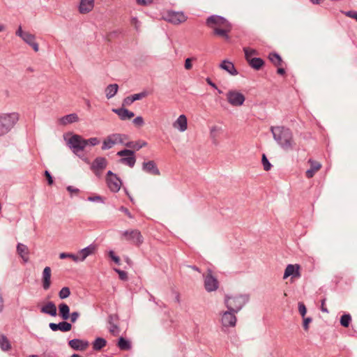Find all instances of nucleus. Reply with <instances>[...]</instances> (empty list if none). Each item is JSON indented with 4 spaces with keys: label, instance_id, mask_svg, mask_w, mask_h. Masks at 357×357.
<instances>
[{
    "label": "nucleus",
    "instance_id": "f257e3e1",
    "mask_svg": "<svg viewBox=\"0 0 357 357\" xmlns=\"http://www.w3.org/2000/svg\"><path fill=\"white\" fill-rule=\"evenodd\" d=\"M271 131L274 139L284 151L292 150L296 143L294 139L293 133L289 128L284 126H271Z\"/></svg>",
    "mask_w": 357,
    "mask_h": 357
},
{
    "label": "nucleus",
    "instance_id": "f03ea898",
    "mask_svg": "<svg viewBox=\"0 0 357 357\" xmlns=\"http://www.w3.org/2000/svg\"><path fill=\"white\" fill-rule=\"evenodd\" d=\"M206 23L213 29L214 35L229 38L228 34L231 30V25L226 19L218 15H212L207 18Z\"/></svg>",
    "mask_w": 357,
    "mask_h": 357
},
{
    "label": "nucleus",
    "instance_id": "7ed1b4c3",
    "mask_svg": "<svg viewBox=\"0 0 357 357\" xmlns=\"http://www.w3.org/2000/svg\"><path fill=\"white\" fill-rule=\"evenodd\" d=\"M248 301V296L246 295L226 296L225 304L228 310L238 313Z\"/></svg>",
    "mask_w": 357,
    "mask_h": 357
},
{
    "label": "nucleus",
    "instance_id": "20e7f679",
    "mask_svg": "<svg viewBox=\"0 0 357 357\" xmlns=\"http://www.w3.org/2000/svg\"><path fill=\"white\" fill-rule=\"evenodd\" d=\"M18 119V115L13 114H0V137L8 133Z\"/></svg>",
    "mask_w": 357,
    "mask_h": 357
},
{
    "label": "nucleus",
    "instance_id": "39448f33",
    "mask_svg": "<svg viewBox=\"0 0 357 357\" xmlns=\"http://www.w3.org/2000/svg\"><path fill=\"white\" fill-rule=\"evenodd\" d=\"M128 137L126 135L119 133H114L108 135L103 141L102 149L107 150L112 148L114 145L118 144H125L128 141Z\"/></svg>",
    "mask_w": 357,
    "mask_h": 357
},
{
    "label": "nucleus",
    "instance_id": "423d86ee",
    "mask_svg": "<svg viewBox=\"0 0 357 357\" xmlns=\"http://www.w3.org/2000/svg\"><path fill=\"white\" fill-rule=\"evenodd\" d=\"M15 35L20 37L25 43L31 46L35 52H38L39 45L36 42V36L29 31H26L22 29L20 25L15 31Z\"/></svg>",
    "mask_w": 357,
    "mask_h": 357
},
{
    "label": "nucleus",
    "instance_id": "0eeeda50",
    "mask_svg": "<svg viewBox=\"0 0 357 357\" xmlns=\"http://www.w3.org/2000/svg\"><path fill=\"white\" fill-rule=\"evenodd\" d=\"M86 143L85 139L79 135H73L67 139V145L76 155H78L79 151L84 149Z\"/></svg>",
    "mask_w": 357,
    "mask_h": 357
},
{
    "label": "nucleus",
    "instance_id": "6e6552de",
    "mask_svg": "<svg viewBox=\"0 0 357 357\" xmlns=\"http://www.w3.org/2000/svg\"><path fill=\"white\" fill-rule=\"evenodd\" d=\"M122 238L137 246L140 245L144 241L141 232L137 229H128L125 231L122 234Z\"/></svg>",
    "mask_w": 357,
    "mask_h": 357
},
{
    "label": "nucleus",
    "instance_id": "1a4fd4ad",
    "mask_svg": "<svg viewBox=\"0 0 357 357\" xmlns=\"http://www.w3.org/2000/svg\"><path fill=\"white\" fill-rule=\"evenodd\" d=\"M227 102L234 107H239L243 105L245 97L241 92L236 90H229L226 93Z\"/></svg>",
    "mask_w": 357,
    "mask_h": 357
},
{
    "label": "nucleus",
    "instance_id": "9d476101",
    "mask_svg": "<svg viewBox=\"0 0 357 357\" xmlns=\"http://www.w3.org/2000/svg\"><path fill=\"white\" fill-rule=\"evenodd\" d=\"M236 313L228 310L220 314V322L222 328L235 327L237 321Z\"/></svg>",
    "mask_w": 357,
    "mask_h": 357
},
{
    "label": "nucleus",
    "instance_id": "9b49d317",
    "mask_svg": "<svg viewBox=\"0 0 357 357\" xmlns=\"http://www.w3.org/2000/svg\"><path fill=\"white\" fill-rule=\"evenodd\" d=\"M106 183L109 189L113 192H117L122 185L120 178L111 171L107 173Z\"/></svg>",
    "mask_w": 357,
    "mask_h": 357
},
{
    "label": "nucleus",
    "instance_id": "f8f14e48",
    "mask_svg": "<svg viewBox=\"0 0 357 357\" xmlns=\"http://www.w3.org/2000/svg\"><path fill=\"white\" fill-rule=\"evenodd\" d=\"M117 155L122 157L120 160V162L124 165L132 167L136 162L135 157V153L133 151L129 149H124L117 153Z\"/></svg>",
    "mask_w": 357,
    "mask_h": 357
},
{
    "label": "nucleus",
    "instance_id": "ddd939ff",
    "mask_svg": "<svg viewBox=\"0 0 357 357\" xmlns=\"http://www.w3.org/2000/svg\"><path fill=\"white\" fill-rule=\"evenodd\" d=\"M165 20L174 24H179L187 20V17L183 12L167 11Z\"/></svg>",
    "mask_w": 357,
    "mask_h": 357
},
{
    "label": "nucleus",
    "instance_id": "4468645a",
    "mask_svg": "<svg viewBox=\"0 0 357 357\" xmlns=\"http://www.w3.org/2000/svg\"><path fill=\"white\" fill-rule=\"evenodd\" d=\"M107 165V161L106 158L98 157L93 162L91 165V169L97 176L100 177Z\"/></svg>",
    "mask_w": 357,
    "mask_h": 357
},
{
    "label": "nucleus",
    "instance_id": "2eb2a0df",
    "mask_svg": "<svg viewBox=\"0 0 357 357\" xmlns=\"http://www.w3.org/2000/svg\"><path fill=\"white\" fill-rule=\"evenodd\" d=\"M204 287L207 291H215L218 288V282L215 278L212 275L211 271H208L204 276Z\"/></svg>",
    "mask_w": 357,
    "mask_h": 357
},
{
    "label": "nucleus",
    "instance_id": "dca6fc26",
    "mask_svg": "<svg viewBox=\"0 0 357 357\" xmlns=\"http://www.w3.org/2000/svg\"><path fill=\"white\" fill-rule=\"evenodd\" d=\"M300 268L301 266L298 264L287 265L284 270L283 279H286L289 276H292L291 279L293 278H299L301 277Z\"/></svg>",
    "mask_w": 357,
    "mask_h": 357
},
{
    "label": "nucleus",
    "instance_id": "f3484780",
    "mask_svg": "<svg viewBox=\"0 0 357 357\" xmlns=\"http://www.w3.org/2000/svg\"><path fill=\"white\" fill-rule=\"evenodd\" d=\"M173 127L180 132H184L188 128L187 117L184 114L180 115L178 119L174 122Z\"/></svg>",
    "mask_w": 357,
    "mask_h": 357
},
{
    "label": "nucleus",
    "instance_id": "a211bd4d",
    "mask_svg": "<svg viewBox=\"0 0 357 357\" xmlns=\"http://www.w3.org/2000/svg\"><path fill=\"white\" fill-rule=\"evenodd\" d=\"M69 346L75 350L84 351L86 350L89 344L87 341H84L79 339H73L69 341Z\"/></svg>",
    "mask_w": 357,
    "mask_h": 357
},
{
    "label": "nucleus",
    "instance_id": "6ab92c4d",
    "mask_svg": "<svg viewBox=\"0 0 357 357\" xmlns=\"http://www.w3.org/2000/svg\"><path fill=\"white\" fill-rule=\"evenodd\" d=\"M142 169L147 173L155 176H159L160 172L158 167H156L155 163L153 160H150L148 162H144L142 163Z\"/></svg>",
    "mask_w": 357,
    "mask_h": 357
},
{
    "label": "nucleus",
    "instance_id": "aec40b11",
    "mask_svg": "<svg viewBox=\"0 0 357 357\" xmlns=\"http://www.w3.org/2000/svg\"><path fill=\"white\" fill-rule=\"evenodd\" d=\"M52 271L49 266H46L43 271L42 284L45 290H47L51 285Z\"/></svg>",
    "mask_w": 357,
    "mask_h": 357
},
{
    "label": "nucleus",
    "instance_id": "412c9836",
    "mask_svg": "<svg viewBox=\"0 0 357 357\" xmlns=\"http://www.w3.org/2000/svg\"><path fill=\"white\" fill-rule=\"evenodd\" d=\"M94 7V0H80L79 11L82 14H86L93 10Z\"/></svg>",
    "mask_w": 357,
    "mask_h": 357
},
{
    "label": "nucleus",
    "instance_id": "4be33fe9",
    "mask_svg": "<svg viewBox=\"0 0 357 357\" xmlns=\"http://www.w3.org/2000/svg\"><path fill=\"white\" fill-rule=\"evenodd\" d=\"M308 162L310 165V168L306 171L305 175L308 178H310L321 169V165L320 162L312 159H310Z\"/></svg>",
    "mask_w": 357,
    "mask_h": 357
},
{
    "label": "nucleus",
    "instance_id": "5701e85b",
    "mask_svg": "<svg viewBox=\"0 0 357 357\" xmlns=\"http://www.w3.org/2000/svg\"><path fill=\"white\" fill-rule=\"evenodd\" d=\"M112 112L116 113L123 121L130 119L135 116L132 112L124 108L112 109Z\"/></svg>",
    "mask_w": 357,
    "mask_h": 357
},
{
    "label": "nucleus",
    "instance_id": "b1692460",
    "mask_svg": "<svg viewBox=\"0 0 357 357\" xmlns=\"http://www.w3.org/2000/svg\"><path fill=\"white\" fill-rule=\"evenodd\" d=\"M50 328L53 331H56L58 330L63 332H67L71 330L72 326L70 324L66 321H62L59 324L50 323Z\"/></svg>",
    "mask_w": 357,
    "mask_h": 357
},
{
    "label": "nucleus",
    "instance_id": "393cba45",
    "mask_svg": "<svg viewBox=\"0 0 357 357\" xmlns=\"http://www.w3.org/2000/svg\"><path fill=\"white\" fill-rule=\"evenodd\" d=\"M220 68L222 70L227 71L231 75H238V71L236 69L234 65L227 60H224L220 64Z\"/></svg>",
    "mask_w": 357,
    "mask_h": 357
},
{
    "label": "nucleus",
    "instance_id": "a878e982",
    "mask_svg": "<svg viewBox=\"0 0 357 357\" xmlns=\"http://www.w3.org/2000/svg\"><path fill=\"white\" fill-rule=\"evenodd\" d=\"M17 252L24 262H27L29 260V250L26 245L18 243L17 246Z\"/></svg>",
    "mask_w": 357,
    "mask_h": 357
},
{
    "label": "nucleus",
    "instance_id": "bb28decb",
    "mask_svg": "<svg viewBox=\"0 0 357 357\" xmlns=\"http://www.w3.org/2000/svg\"><path fill=\"white\" fill-rule=\"evenodd\" d=\"M116 319V317L114 316H109V326L108 329L111 334H112L114 336H118L120 333V329L119 326L114 323V321Z\"/></svg>",
    "mask_w": 357,
    "mask_h": 357
},
{
    "label": "nucleus",
    "instance_id": "cd10ccee",
    "mask_svg": "<svg viewBox=\"0 0 357 357\" xmlns=\"http://www.w3.org/2000/svg\"><path fill=\"white\" fill-rule=\"evenodd\" d=\"M41 312L45 314H50L51 316H56V307L53 302H48L45 305H44L41 308Z\"/></svg>",
    "mask_w": 357,
    "mask_h": 357
},
{
    "label": "nucleus",
    "instance_id": "c85d7f7f",
    "mask_svg": "<svg viewBox=\"0 0 357 357\" xmlns=\"http://www.w3.org/2000/svg\"><path fill=\"white\" fill-rule=\"evenodd\" d=\"M78 121H79V117L76 114H70L64 116L59 119L60 123L63 126H66L68 123L77 122Z\"/></svg>",
    "mask_w": 357,
    "mask_h": 357
},
{
    "label": "nucleus",
    "instance_id": "c756f323",
    "mask_svg": "<svg viewBox=\"0 0 357 357\" xmlns=\"http://www.w3.org/2000/svg\"><path fill=\"white\" fill-rule=\"evenodd\" d=\"M59 315L63 319L67 320L70 318V307L64 303L59 305Z\"/></svg>",
    "mask_w": 357,
    "mask_h": 357
},
{
    "label": "nucleus",
    "instance_id": "7c9ffc66",
    "mask_svg": "<svg viewBox=\"0 0 357 357\" xmlns=\"http://www.w3.org/2000/svg\"><path fill=\"white\" fill-rule=\"evenodd\" d=\"M94 251V248L89 246L81 250L77 256L79 257V261H84L89 255H91Z\"/></svg>",
    "mask_w": 357,
    "mask_h": 357
},
{
    "label": "nucleus",
    "instance_id": "2f4dec72",
    "mask_svg": "<svg viewBox=\"0 0 357 357\" xmlns=\"http://www.w3.org/2000/svg\"><path fill=\"white\" fill-rule=\"evenodd\" d=\"M119 86L116 84H109L105 89L106 96L108 99L114 97L117 93Z\"/></svg>",
    "mask_w": 357,
    "mask_h": 357
},
{
    "label": "nucleus",
    "instance_id": "473e14b6",
    "mask_svg": "<svg viewBox=\"0 0 357 357\" xmlns=\"http://www.w3.org/2000/svg\"><path fill=\"white\" fill-rule=\"evenodd\" d=\"M243 52L245 53V58L247 61L254 59L259 54L256 50L250 47H243Z\"/></svg>",
    "mask_w": 357,
    "mask_h": 357
},
{
    "label": "nucleus",
    "instance_id": "72a5a7b5",
    "mask_svg": "<svg viewBox=\"0 0 357 357\" xmlns=\"http://www.w3.org/2000/svg\"><path fill=\"white\" fill-rule=\"evenodd\" d=\"M248 63L252 68L255 70H259L264 64V61L261 59L257 57H255L254 59L248 61Z\"/></svg>",
    "mask_w": 357,
    "mask_h": 357
},
{
    "label": "nucleus",
    "instance_id": "f704fd0d",
    "mask_svg": "<svg viewBox=\"0 0 357 357\" xmlns=\"http://www.w3.org/2000/svg\"><path fill=\"white\" fill-rule=\"evenodd\" d=\"M106 340L102 337H98L93 343L94 350L99 351L106 345Z\"/></svg>",
    "mask_w": 357,
    "mask_h": 357
},
{
    "label": "nucleus",
    "instance_id": "c9c22d12",
    "mask_svg": "<svg viewBox=\"0 0 357 357\" xmlns=\"http://www.w3.org/2000/svg\"><path fill=\"white\" fill-rule=\"evenodd\" d=\"M0 347L3 351H8L11 348L9 340L3 335H0Z\"/></svg>",
    "mask_w": 357,
    "mask_h": 357
},
{
    "label": "nucleus",
    "instance_id": "e433bc0d",
    "mask_svg": "<svg viewBox=\"0 0 357 357\" xmlns=\"http://www.w3.org/2000/svg\"><path fill=\"white\" fill-rule=\"evenodd\" d=\"M118 347L121 350H128L130 348V344L129 341L126 340L123 337H120L118 342Z\"/></svg>",
    "mask_w": 357,
    "mask_h": 357
},
{
    "label": "nucleus",
    "instance_id": "4c0bfd02",
    "mask_svg": "<svg viewBox=\"0 0 357 357\" xmlns=\"http://www.w3.org/2000/svg\"><path fill=\"white\" fill-rule=\"evenodd\" d=\"M269 59L271 61L275 66H280L282 63V59L281 57L275 54V53H271L269 54Z\"/></svg>",
    "mask_w": 357,
    "mask_h": 357
},
{
    "label": "nucleus",
    "instance_id": "58836bf2",
    "mask_svg": "<svg viewBox=\"0 0 357 357\" xmlns=\"http://www.w3.org/2000/svg\"><path fill=\"white\" fill-rule=\"evenodd\" d=\"M351 320V317L349 314H344L340 318V324L344 327H348Z\"/></svg>",
    "mask_w": 357,
    "mask_h": 357
},
{
    "label": "nucleus",
    "instance_id": "ea45409f",
    "mask_svg": "<svg viewBox=\"0 0 357 357\" xmlns=\"http://www.w3.org/2000/svg\"><path fill=\"white\" fill-rule=\"evenodd\" d=\"M67 257L70 258L75 262L79 261V257L77 255H75L70 254V253H66V252H62L59 255V258L61 259H63Z\"/></svg>",
    "mask_w": 357,
    "mask_h": 357
},
{
    "label": "nucleus",
    "instance_id": "a19ab883",
    "mask_svg": "<svg viewBox=\"0 0 357 357\" xmlns=\"http://www.w3.org/2000/svg\"><path fill=\"white\" fill-rule=\"evenodd\" d=\"M70 294V289L68 287H63L59 293V296L61 299H64V298H68Z\"/></svg>",
    "mask_w": 357,
    "mask_h": 357
},
{
    "label": "nucleus",
    "instance_id": "79ce46f5",
    "mask_svg": "<svg viewBox=\"0 0 357 357\" xmlns=\"http://www.w3.org/2000/svg\"><path fill=\"white\" fill-rule=\"evenodd\" d=\"M124 145L128 147V148H132V149H135L136 150H139L142 147L146 146V142H143V144L142 145H138L137 144H136V143H135L133 142H128V141H126L125 142Z\"/></svg>",
    "mask_w": 357,
    "mask_h": 357
},
{
    "label": "nucleus",
    "instance_id": "37998d69",
    "mask_svg": "<svg viewBox=\"0 0 357 357\" xmlns=\"http://www.w3.org/2000/svg\"><path fill=\"white\" fill-rule=\"evenodd\" d=\"M261 162H262V165H263L264 170L268 171L271 169V165L268 162V160L266 156L265 155V154L262 155Z\"/></svg>",
    "mask_w": 357,
    "mask_h": 357
},
{
    "label": "nucleus",
    "instance_id": "c03bdc74",
    "mask_svg": "<svg viewBox=\"0 0 357 357\" xmlns=\"http://www.w3.org/2000/svg\"><path fill=\"white\" fill-rule=\"evenodd\" d=\"M86 146L88 145L96 146L100 143V140L97 137H92L89 139H85Z\"/></svg>",
    "mask_w": 357,
    "mask_h": 357
},
{
    "label": "nucleus",
    "instance_id": "a18cd8bd",
    "mask_svg": "<svg viewBox=\"0 0 357 357\" xmlns=\"http://www.w3.org/2000/svg\"><path fill=\"white\" fill-rule=\"evenodd\" d=\"M298 311L302 317L304 318L307 312V309L305 305L303 303H298Z\"/></svg>",
    "mask_w": 357,
    "mask_h": 357
},
{
    "label": "nucleus",
    "instance_id": "49530a36",
    "mask_svg": "<svg viewBox=\"0 0 357 357\" xmlns=\"http://www.w3.org/2000/svg\"><path fill=\"white\" fill-rule=\"evenodd\" d=\"M196 60L195 58H188L185 61V65L184 67L186 70H189L192 68V61Z\"/></svg>",
    "mask_w": 357,
    "mask_h": 357
},
{
    "label": "nucleus",
    "instance_id": "de8ad7c7",
    "mask_svg": "<svg viewBox=\"0 0 357 357\" xmlns=\"http://www.w3.org/2000/svg\"><path fill=\"white\" fill-rule=\"evenodd\" d=\"M114 271L119 274V278L122 280H126L128 279V275L127 273L121 271L119 269L115 268Z\"/></svg>",
    "mask_w": 357,
    "mask_h": 357
},
{
    "label": "nucleus",
    "instance_id": "09e8293b",
    "mask_svg": "<svg viewBox=\"0 0 357 357\" xmlns=\"http://www.w3.org/2000/svg\"><path fill=\"white\" fill-rule=\"evenodd\" d=\"M312 322V319L310 318V317H304L303 318V328L305 331H308V328H309V324L310 323Z\"/></svg>",
    "mask_w": 357,
    "mask_h": 357
},
{
    "label": "nucleus",
    "instance_id": "8fccbe9b",
    "mask_svg": "<svg viewBox=\"0 0 357 357\" xmlns=\"http://www.w3.org/2000/svg\"><path fill=\"white\" fill-rule=\"evenodd\" d=\"M133 123L137 126H142L144 123V119L142 116H137L134 119Z\"/></svg>",
    "mask_w": 357,
    "mask_h": 357
},
{
    "label": "nucleus",
    "instance_id": "3c124183",
    "mask_svg": "<svg viewBox=\"0 0 357 357\" xmlns=\"http://www.w3.org/2000/svg\"><path fill=\"white\" fill-rule=\"evenodd\" d=\"M134 99L132 98V96H128L126 97L124 100H123V106H129L133 102H134Z\"/></svg>",
    "mask_w": 357,
    "mask_h": 357
},
{
    "label": "nucleus",
    "instance_id": "603ef678",
    "mask_svg": "<svg viewBox=\"0 0 357 357\" xmlns=\"http://www.w3.org/2000/svg\"><path fill=\"white\" fill-rule=\"evenodd\" d=\"M88 200L90 202H103V198L99 195L90 196L88 197Z\"/></svg>",
    "mask_w": 357,
    "mask_h": 357
},
{
    "label": "nucleus",
    "instance_id": "864d4df0",
    "mask_svg": "<svg viewBox=\"0 0 357 357\" xmlns=\"http://www.w3.org/2000/svg\"><path fill=\"white\" fill-rule=\"evenodd\" d=\"M344 14L346 16L349 17L353 19H355L357 21V12L356 11H352V10L347 11V12H344Z\"/></svg>",
    "mask_w": 357,
    "mask_h": 357
},
{
    "label": "nucleus",
    "instance_id": "5fc2aeb1",
    "mask_svg": "<svg viewBox=\"0 0 357 357\" xmlns=\"http://www.w3.org/2000/svg\"><path fill=\"white\" fill-rule=\"evenodd\" d=\"M119 210L123 212L125 215H126L130 219H132L133 218V216L130 213V212L129 211V210L124 207V206H121Z\"/></svg>",
    "mask_w": 357,
    "mask_h": 357
},
{
    "label": "nucleus",
    "instance_id": "6e6d98bb",
    "mask_svg": "<svg viewBox=\"0 0 357 357\" xmlns=\"http://www.w3.org/2000/svg\"><path fill=\"white\" fill-rule=\"evenodd\" d=\"M79 317V313L77 312H74L71 314H70L69 319H70V321L74 323L77 321V319H78Z\"/></svg>",
    "mask_w": 357,
    "mask_h": 357
},
{
    "label": "nucleus",
    "instance_id": "4d7b16f0",
    "mask_svg": "<svg viewBox=\"0 0 357 357\" xmlns=\"http://www.w3.org/2000/svg\"><path fill=\"white\" fill-rule=\"evenodd\" d=\"M134 100H140L143 98H144L146 96V93H136V94H134L132 96Z\"/></svg>",
    "mask_w": 357,
    "mask_h": 357
},
{
    "label": "nucleus",
    "instance_id": "13d9d810",
    "mask_svg": "<svg viewBox=\"0 0 357 357\" xmlns=\"http://www.w3.org/2000/svg\"><path fill=\"white\" fill-rule=\"evenodd\" d=\"M109 256H110V257L112 258V259L115 263H116V264H119V262H120V259H119V257H116V256H115V255H114V252L111 251V252H109Z\"/></svg>",
    "mask_w": 357,
    "mask_h": 357
},
{
    "label": "nucleus",
    "instance_id": "bf43d9fd",
    "mask_svg": "<svg viewBox=\"0 0 357 357\" xmlns=\"http://www.w3.org/2000/svg\"><path fill=\"white\" fill-rule=\"evenodd\" d=\"M45 177L47 178V181H48V184L49 185H52L53 183V179L50 174V172L48 171H45Z\"/></svg>",
    "mask_w": 357,
    "mask_h": 357
},
{
    "label": "nucleus",
    "instance_id": "052dcab7",
    "mask_svg": "<svg viewBox=\"0 0 357 357\" xmlns=\"http://www.w3.org/2000/svg\"><path fill=\"white\" fill-rule=\"evenodd\" d=\"M136 1L139 5H142V6H145V5H147L148 3H151L150 1H147V0H136Z\"/></svg>",
    "mask_w": 357,
    "mask_h": 357
},
{
    "label": "nucleus",
    "instance_id": "680f3d73",
    "mask_svg": "<svg viewBox=\"0 0 357 357\" xmlns=\"http://www.w3.org/2000/svg\"><path fill=\"white\" fill-rule=\"evenodd\" d=\"M67 190L70 192H73V193H77L79 192L78 189L75 188L73 186H68Z\"/></svg>",
    "mask_w": 357,
    "mask_h": 357
},
{
    "label": "nucleus",
    "instance_id": "e2e57ef3",
    "mask_svg": "<svg viewBox=\"0 0 357 357\" xmlns=\"http://www.w3.org/2000/svg\"><path fill=\"white\" fill-rule=\"evenodd\" d=\"M326 299L321 301V311L324 312H328L327 308L325 307Z\"/></svg>",
    "mask_w": 357,
    "mask_h": 357
},
{
    "label": "nucleus",
    "instance_id": "0e129e2a",
    "mask_svg": "<svg viewBox=\"0 0 357 357\" xmlns=\"http://www.w3.org/2000/svg\"><path fill=\"white\" fill-rule=\"evenodd\" d=\"M131 23H132V25L135 26V27L136 29L138 28V23H139V22H138L137 18H132V21H131Z\"/></svg>",
    "mask_w": 357,
    "mask_h": 357
},
{
    "label": "nucleus",
    "instance_id": "69168bd1",
    "mask_svg": "<svg viewBox=\"0 0 357 357\" xmlns=\"http://www.w3.org/2000/svg\"><path fill=\"white\" fill-rule=\"evenodd\" d=\"M206 82L212 87L215 88V89L217 88L216 85L214 83H213L209 78L206 79Z\"/></svg>",
    "mask_w": 357,
    "mask_h": 357
},
{
    "label": "nucleus",
    "instance_id": "338daca9",
    "mask_svg": "<svg viewBox=\"0 0 357 357\" xmlns=\"http://www.w3.org/2000/svg\"><path fill=\"white\" fill-rule=\"evenodd\" d=\"M3 298L1 295L0 294V312L3 310Z\"/></svg>",
    "mask_w": 357,
    "mask_h": 357
},
{
    "label": "nucleus",
    "instance_id": "774afa93",
    "mask_svg": "<svg viewBox=\"0 0 357 357\" xmlns=\"http://www.w3.org/2000/svg\"><path fill=\"white\" fill-rule=\"evenodd\" d=\"M278 73L280 75H284V68H280L278 69Z\"/></svg>",
    "mask_w": 357,
    "mask_h": 357
}]
</instances>
